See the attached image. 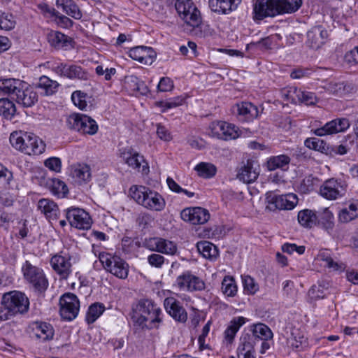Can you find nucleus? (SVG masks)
<instances>
[{
  "label": "nucleus",
  "mask_w": 358,
  "mask_h": 358,
  "mask_svg": "<svg viewBox=\"0 0 358 358\" xmlns=\"http://www.w3.org/2000/svg\"><path fill=\"white\" fill-rule=\"evenodd\" d=\"M259 172V163L252 159H248L239 169L237 178L245 183H252L257 179Z\"/></svg>",
  "instance_id": "dca6fc26"
},
{
  "label": "nucleus",
  "mask_w": 358,
  "mask_h": 358,
  "mask_svg": "<svg viewBox=\"0 0 358 358\" xmlns=\"http://www.w3.org/2000/svg\"><path fill=\"white\" fill-rule=\"evenodd\" d=\"M66 77L70 79L87 80L89 78L88 73L78 65H68Z\"/></svg>",
  "instance_id": "09e8293b"
},
{
  "label": "nucleus",
  "mask_w": 358,
  "mask_h": 358,
  "mask_svg": "<svg viewBox=\"0 0 358 358\" xmlns=\"http://www.w3.org/2000/svg\"><path fill=\"white\" fill-rule=\"evenodd\" d=\"M162 310L152 300L143 299L132 308L131 320L138 328L152 329L162 322Z\"/></svg>",
  "instance_id": "f257e3e1"
},
{
  "label": "nucleus",
  "mask_w": 358,
  "mask_h": 358,
  "mask_svg": "<svg viewBox=\"0 0 358 358\" xmlns=\"http://www.w3.org/2000/svg\"><path fill=\"white\" fill-rule=\"evenodd\" d=\"M290 162V158L287 155H280L270 157L267 161V167L269 171H273L277 169H282Z\"/></svg>",
  "instance_id": "de8ad7c7"
},
{
  "label": "nucleus",
  "mask_w": 358,
  "mask_h": 358,
  "mask_svg": "<svg viewBox=\"0 0 358 358\" xmlns=\"http://www.w3.org/2000/svg\"><path fill=\"white\" fill-rule=\"evenodd\" d=\"M317 183V178L309 175L301 180L298 187V189L302 194H308L314 190Z\"/></svg>",
  "instance_id": "603ef678"
},
{
  "label": "nucleus",
  "mask_w": 358,
  "mask_h": 358,
  "mask_svg": "<svg viewBox=\"0 0 358 358\" xmlns=\"http://www.w3.org/2000/svg\"><path fill=\"white\" fill-rule=\"evenodd\" d=\"M45 166L48 168L50 170L53 171L55 172H60L62 169V162L61 159L58 157H52L47 159L44 162Z\"/></svg>",
  "instance_id": "774afa93"
},
{
  "label": "nucleus",
  "mask_w": 358,
  "mask_h": 358,
  "mask_svg": "<svg viewBox=\"0 0 358 358\" xmlns=\"http://www.w3.org/2000/svg\"><path fill=\"white\" fill-rule=\"evenodd\" d=\"M237 285L233 277L227 275L222 282V291L228 297H234L237 293Z\"/></svg>",
  "instance_id": "8fccbe9b"
},
{
  "label": "nucleus",
  "mask_w": 358,
  "mask_h": 358,
  "mask_svg": "<svg viewBox=\"0 0 358 358\" xmlns=\"http://www.w3.org/2000/svg\"><path fill=\"white\" fill-rule=\"evenodd\" d=\"M22 82L23 80L15 78L0 79V94L8 95L13 99Z\"/></svg>",
  "instance_id": "c85d7f7f"
},
{
  "label": "nucleus",
  "mask_w": 358,
  "mask_h": 358,
  "mask_svg": "<svg viewBox=\"0 0 358 358\" xmlns=\"http://www.w3.org/2000/svg\"><path fill=\"white\" fill-rule=\"evenodd\" d=\"M328 36L327 31L322 26H316L307 32L306 44L313 49L320 48Z\"/></svg>",
  "instance_id": "b1692460"
},
{
  "label": "nucleus",
  "mask_w": 358,
  "mask_h": 358,
  "mask_svg": "<svg viewBox=\"0 0 358 358\" xmlns=\"http://www.w3.org/2000/svg\"><path fill=\"white\" fill-rule=\"evenodd\" d=\"M289 343L291 348L296 351L303 350L308 345L307 338L298 331L292 334V337L289 339Z\"/></svg>",
  "instance_id": "49530a36"
},
{
  "label": "nucleus",
  "mask_w": 358,
  "mask_h": 358,
  "mask_svg": "<svg viewBox=\"0 0 358 358\" xmlns=\"http://www.w3.org/2000/svg\"><path fill=\"white\" fill-rule=\"evenodd\" d=\"M45 186L59 198H64L69 193V189L65 182L58 178H47L45 180Z\"/></svg>",
  "instance_id": "72a5a7b5"
},
{
  "label": "nucleus",
  "mask_w": 358,
  "mask_h": 358,
  "mask_svg": "<svg viewBox=\"0 0 358 358\" xmlns=\"http://www.w3.org/2000/svg\"><path fill=\"white\" fill-rule=\"evenodd\" d=\"M105 306L101 303H94L90 306L86 313V321L88 324L94 323L104 312Z\"/></svg>",
  "instance_id": "79ce46f5"
},
{
  "label": "nucleus",
  "mask_w": 358,
  "mask_h": 358,
  "mask_svg": "<svg viewBox=\"0 0 358 358\" xmlns=\"http://www.w3.org/2000/svg\"><path fill=\"white\" fill-rule=\"evenodd\" d=\"M81 124V129L79 131L83 134L94 135L98 131V125L95 120L90 117L83 115Z\"/></svg>",
  "instance_id": "864d4df0"
},
{
  "label": "nucleus",
  "mask_w": 358,
  "mask_h": 358,
  "mask_svg": "<svg viewBox=\"0 0 358 358\" xmlns=\"http://www.w3.org/2000/svg\"><path fill=\"white\" fill-rule=\"evenodd\" d=\"M127 79V83L131 90L138 92L142 95H145L148 93L149 90L148 86L138 77L130 76Z\"/></svg>",
  "instance_id": "ea45409f"
},
{
  "label": "nucleus",
  "mask_w": 358,
  "mask_h": 358,
  "mask_svg": "<svg viewBox=\"0 0 358 358\" xmlns=\"http://www.w3.org/2000/svg\"><path fill=\"white\" fill-rule=\"evenodd\" d=\"M80 301L78 296L71 292L64 294L59 299V314L63 320L71 321L79 312Z\"/></svg>",
  "instance_id": "6e6552de"
},
{
  "label": "nucleus",
  "mask_w": 358,
  "mask_h": 358,
  "mask_svg": "<svg viewBox=\"0 0 358 358\" xmlns=\"http://www.w3.org/2000/svg\"><path fill=\"white\" fill-rule=\"evenodd\" d=\"M59 84L56 81L51 80L48 76H42L40 77L36 87L39 90L41 95L43 96H51L55 94Z\"/></svg>",
  "instance_id": "473e14b6"
},
{
  "label": "nucleus",
  "mask_w": 358,
  "mask_h": 358,
  "mask_svg": "<svg viewBox=\"0 0 358 358\" xmlns=\"http://www.w3.org/2000/svg\"><path fill=\"white\" fill-rule=\"evenodd\" d=\"M181 219L192 224H203L210 218L208 210L201 207L187 208L180 213Z\"/></svg>",
  "instance_id": "2eb2a0df"
},
{
  "label": "nucleus",
  "mask_w": 358,
  "mask_h": 358,
  "mask_svg": "<svg viewBox=\"0 0 358 358\" xmlns=\"http://www.w3.org/2000/svg\"><path fill=\"white\" fill-rule=\"evenodd\" d=\"M242 280L244 290L248 294L253 295L259 290V285L253 278L250 275H244L242 277Z\"/></svg>",
  "instance_id": "e2e57ef3"
},
{
  "label": "nucleus",
  "mask_w": 358,
  "mask_h": 358,
  "mask_svg": "<svg viewBox=\"0 0 358 358\" xmlns=\"http://www.w3.org/2000/svg\"><path fill=\"white\" fill-rule=\"evenodd\" d=\"M256 337V342L261 340H268L273 338V333L270 328L264 324L259 323L254 326L252 335Z\"/></svg>",
  "instance_id": "a19ab883"
},
{
  "label": "nucleus",
  "mask_w": 358,
  "mask_h": 358,
  "mask_svg": "<svg viewBox=\"0 0 358 358\" xmlns=\"http://www.w3.org/2000/svg\"><path fill=\"white\" fill-rule=\"evenodd\" d=\"M176 9L185 22L192 27H198L201 23L200 11L191 0H177Z\"/></svg>",
  "instance_id": "0eeeda50"
},
{
  "label": "nucleus",
  "mask_w": 358,
  "mask_h": 358,
  "mask_svg": "<svg viewBox=\"0 0 358 358\" xmlns=\"http://www.w3.org/2000/svg\"><path fill=\"white\" fill-rule=\"evenodd\" d=\"M210 135L225 141L235 139L239 136L238 128L226 122H213L210 126Z\"/></svg>",
  "instance_id": "f8f14e48"
},
{
  "label": "nucleus",
  "mask_w": 358,
  "mask_h": 358,
  "mask_svg": "<svg viewBox=\"0 0 358 358\" xmlns=\"http://www.w3.org/2000/svg\"><path fill=\"white\" fill-rule=\"evenodd\" d=\"M119 152L120 157L123 159L129 166L141 172L143 174L148 173L149 166L143 155L131 149H120Z\"/></svg>",
  "instance_id": "ddd939ff"
},
{
  "label": "nucleus",
  "mask_w": 358,
  "mask_h": 358,
  "mask_svg": "<svg viewBox=\"0 0 358 358\" xmlns=\"http://www.w3.org/2000/svg\"><path fill=\"white\" fill-rule=\"evenodd\" d=\"M256 343V337L251 336L249 334L242 336L237 348L238 358H241L242 355H255V345Z\"/></svg>",
  "instance_id": "7c9ffc66"
},
{
  "label": "nucleus",
  "mask_w": 358,
  "mask_h": 358,
  "mask_svg": "<svg viewBox=\"0 0 358 358\" xmlns=\"http://www.w3.org/2000/svg\"><path fill=\"white\" fill-rule=\"evenodd\" d=\"M347 185L341 179L329 178L320 186V195L328 200H336L343 196Z\"/></svg>",
  "instance_id": "9d476101"
},
{
  "label": "nucleus",
  "mask_w": 358,
  "mask_h": 358,
  "mask_svg": "<svg viewBox=\"0 0 358 358\" xmlns=\"http://www.w3.org/2000/svg\"><path fill=\"white\" fill-rule=\"evenodd\" d=\"M317 216L309 209H304L298 213V221L301 225L307 227H313L317 222Z\"/></svg>",
  "instance_id": "4c0bfd02"
},
{
  "label": "nucleus",
  "mask_w": 358,
  "mask_h": 358,
  "mask_svg": "<svg viewBox=\"0 0 358 358\" xmlns=\"http://www.w3.org/2000/svg\"><path fill=\"white\" fill-rule=\"evenodd\" d=\"M71 176L79 184L89 182L91 179V169L87 164H77L71 167Z\"/></svg>",
  "instance_id": "cd10ccee"
},
{
  "label": "nucleus",
  "mask_w": 358,
  "mask_h": 358,
  "mask_svg": "<svg viewBox=\"0 0 358 358\" xmlns=\"http://www.w3.org/2000/svg\"><path fill=\"white\" fill-rule=\"evenodd\" d=\"M29 308L28 297L20 291H11L3 294L0 306V320H8L18 315L27 313Z\"/></svg>",
  "instance_id": "f03ea898"
},
{
  "label": "nucleus",
  "mask_w": 358,
  "mask_h": 358,
  "mask_svg": "<svg viewBox=\"0 0 358 358\" xmlns=\"http://www.w3.org/2000/svg\"><path fill=\"white\" fill-rule=\"evenodd\" d=\"M358 217V203H350L348 208L342 209L338 214L341 222H348Z\"/></svg>",
  "instance_id": "37998d69"
},
{
  "label": "nucleus",
  "mask_w": 358,
  "mask_h": 358,
  "mask_svg": "<svg viewBox=\"0 0 358 358\" xmlns=\"http://www.w3.org/2000/svg\"><path fill=\"white\" fill-rule=\"evenodd\" d=\"M9 140L13 148L26 155H40L45 149V144L33 133L16 131L11 133Z\"/></svg>",
  "instance_id": "7ed1b4c3"
},
{
  "label": "nucleus",
  "mask_w": 358,
  "mask_h": 358,
  "mask_svg": "<svg viewBox=\"0 0 358 358\" xmlns=\"http://www.w3.org/2000/svg\"><path fill=\"white\" fill-rule=\"evenodd\" d=\"M16 113L15 103L8 99H0V115L11 120Z\"/></svg>",
  "instance_id": "a18cd8bd"
},
{
  "label": "nucleus",
  "mask_w": 358,
  "mask_h": 358,
  "mask_svg": "<svg viewBox=\"0 0 358 358\" xmlns=\"http://www.w3.org/2000/svg\"><path fill=\"white\" fill-rule=\"evenodd\" d=\"M344 61L350 66L358 65V46L355 47L345 54Z\"/></svg>",
  "instance_id": "338daca9"
},
{
  "label": "nucleus",
  "mask_w": 358,
  "mask_h": 358,
  "mask_svg": "<svg viewBox=\"0 0 358 358\" xmlns=\"http://www.w3.org/2000/svg\"><path fill=\"white\" fill-rule=\"evenodd\" d=\"M317 220L324 230L330 235L333 234L335 227L334 216L328 208H323L321 212H319Z\"/></svg>",
  "instance_id": "c756f323"
},
{
  "label": "nucleus",
  "mask_w": 358,
  "mask_h": 358,
  "mask_svg": "<svg viewBox=\"0 0 358 358\" xmlns=\"http://www.w3.org/2000/svg\"><path fill=\"white\" fill-rule=\"evenodd\" d=\"M146 247L152 251L173 255L177 252V246L173 241L155 237L150 238L145 243Z\"/></svg>",
  "instance_id": "6ab92c4d"
},
{
  "label": "nucleus",
  "mask_w": 358,
  "mask_h": 358,
  "mask_svg": "<svg viewBox=\"0 0 358 358\" xmlns=\"http://www.w3.org/2000/svg\"><path fill=\"white\" fill-rule=\"evenodd\" d=\"M166 312L177 322L185 323L187 320V313L174 297H167L164 301Z\"/></svg>",
  "instance_id": "412c9836"
},
{
  "label": "nucleus",
  "mask_w": 358,
  "mask_h": 358,
  "mask_svg": "<svg viewBox=\"0 0 358 358\" xmlns=\"http://www.w3.org/2000/svg\"><path fill=\"white\" fill-rule=\"evenodd\" d=\"M196 248L199 253L206 259H212L218 256L219 252L217 247L209 241H199L196 244Z\"/></svg>",
  "instance_id": "e433bc0d"
},
{
  "label": "nucleus",
  "mask_w": 358,
  "mask_h": 358,
  "mask_svg": "<svg viewBox=\"0 0 358 358\" xmlns=\"http://www.w3.org/2000/svg\"><path fill=\"white\" fill-rule=\"evenodd\" d=\"M66 218L72 227L78 229H88L91 227L92 221L89 213L85 210L71 207L65 210Z\"/></svg>",
  "instance_id": "9b49d317"
},
{
  "label": "nucleus",
  "mask_w": 358,
  "mask_h": 358,
  "mask_svg": "<svg viewBox=\"0 0 358 358\" xmlns=\"http://www.w3.org/2000/svg\"><path fill=\"white\" fill-rule=\"evenodd\" d=\"M48 41L52 46L57 49H68L72 47L73 40L71 37L60 31H51L48 36Z\"/></svg>",
  "instance_id": "bb28decb"
},
{
  "label": "nucleus",
  "mask_w": 358,
  "mask_h": 358,
  "mask_svg": "<svg viewBox=\"0 0 358 358\" xmlns=\"http://www.w3.org/2000/svg\"><path fill=\"white\" fill-rule=\"evenodd\" d=\"M318 259L325 262L324 266L329 268H332L334 271H338L342 268V266L337 262H335L330 256L329 250H322L318 255Z\"/></svg>",
  "instance_id": "052dcab7"
},
{
  "label": "nucleus",
  "mask_w": 358,
  "mask_h": 358,
  "mask_svg": "<svg viewBox=\"0 0 358 358\" xmlns=\"http://www.w3.org/2000/svg\"><path fill=\"white\" fill-rule=\"evenodd\" d=\"M22 271L24 279L31 285L35 291L42 293L47 289L48 280L42 268L26 261L22 266Z\"/></svg>",
  "instance_id": "423d86ee"
},
{
  "label": "nucleus",
  "mask_w": 358,
  "mask_h": 358,
  "mask_svg": "<svg viewBox=\"0 0 358 358\" xmlns=\"http://www.w3.org/2000/svg\"><path fill=\"white\" fill-rule=\"evenodd\" d=\"M236 117L241 122H251L258 116V108L250 102H241L234 107Z\"/></svg>",
  "instance_id": "4be33fe9"
},
{
  "label": "nucleus",
  "mask_w": 358,
  "mask_h": 358,
  "mask_svg": "<svg viewBox=\"0 0 358 358\" xmlns=\"http://www.w3.org/2000/svg\"><path fill=\"white\" fill-rule=\"evenodd\" d=\"M266 209L269 211L281 210L282 206L280 203V195L273 192H268L266 194Z\"/></svg>",
  "instance_id": "3c124183"
},
{
  "label": "nucleus",
  "mask_w": 358,
  "mask_h": 358,
  "mask_svg": "<svg viewBox=\"0 0 358 358\" xmlns=\"http://www.w3.org/2000/svg\"><path fill=\"white\" fill-rule=\"evenodd\" d=\"M280 198L282 210H292L298 203V197L293 193L280 195Z\"/></svg>",
  "instance_id": "13d9d810"
},
{
  "label": "nucleus",
  "mask_w": 358,
  "mask_h": 358,
  "mask_svg": "<svg viewBox=\"0 0 358 358\" xmlns=\"http://www.w3.org/2000/svg\"><path fill=\"white\" fill-rule=\"evenodd\" d=\"M318 101L315 93L300 90L299 100L298 103H304L306 106H314Z\"/></svg>",
  "instance_id": "0e129e2a"
},
{
  "label": "nucleus",
  "mask_w": 358,
  "mask_h": 358,
  "mask_svg": "<svg viewBox=\"0 0 358 358\" xmlns=\"http://www.w3.org/2000/svg\"><path fill=\"white\" fill-rule=\"evenodd\" d=\"M185 99L182 96H176L166 101H161L156 102V106L162 108V112H165L167 109L173 108L182 105Z\"/></svg>",
  "instance_id": "bf43d9fd"
},
{
  "label": "nucleus",
  "mask_w": 358,
  "mask_h": 358,
  "mask_svg": "<svg viewBox=\"0 0 358 358\" xmlns=\"http://www.w3.org/2000/svg\"><path fill=\"white\" fill-rule=\"evenodd\" d=\"M83 114H71L66 118V125L69 129L77 131L81 129V124H83Z\"/></svg>",
  "instance_id": "680f3d73"
},
{
  "label": "nucleus",
  "mask_w": 358,
  "mask_h": 358,
  "mask_svg": "<svg viewBox=\"0 0 358 358\" xmlns=\"http://www.w3.org/2000/svg\"><path fill=\"white\" fill-rule=\"evenodd\" d=\"M194 169L197 171L199 176L205 178H212L215 175L217 171L213 164L206 162L199 163L195 166Z\"/></svg>",
  "instance_id": "5fc2aeb1"
},
{
  "label": "nucleus",
  "mask_w": 358,
  "mask_h": 358,
  "mask_svg": "<svg viewBox=\"0 0 358 358\" xmlns=\"http://www.w3.org/2000/svg\"><path fill=\"white\" fill-rule=\"evenodd\" d=\"M305 145L309 149L319 151L322 153L327 152L328 145L322 140L317 138H309L304 142Z\"/></svg>",
  "instance_id": "6e6d98bb"
},
{
  "label": "nucleus",
  "mask_w": 358,
  "mask_h": 358,
  "mask_svg": "<svg viewBox=\"0 0 358 358\" xmlns=\"http://www.w3.org/2000/svg\"><path fill=\"white\" fill-rule=\"evenodd\" d=\"M13 99L24 107H31L37 102L38 94L28 83L23 81Z\"/></svg>",
  "instance_id": "f3484780"
},
{
  "label": "nucleus",
  "mask_w": 358,
  "mask_h": 358,
  "mask_svg": "<svg viewBox=\"0 0 358 358\" xmlns=\"http://www.w3.org/2000/svg\"><path fill=\"white\" fill-rule=\"evenodd\" d=\"M300 90L294 86L287 87L280 90V95L283 101L296 104L299 100Z\"/></svg>",
  "instance_id": "c03bdc74"
},
{
  "label": "nucleus",
  "mask_w": 358,
  "mask_h": 358,
  "mask_svg": "<svg viewBox=\"0 0 358 358\" xmlns=\"http://www.w3.org/2000/svg\"><path fill=\"white\" fill-rule=\"evenodd\" d=\"M129 56L141 64H151L156 57V53L152 48L138 46L129 50Z\"/></svg>",
  "instance_id": "5701e85b"
},
{
  "label": "nucleus",
  "mask_w": 358,
  "mask_h": 358,
  "mask_svg": "<svg viewBox=\"0 0 358 358\" xmlns=\"http://www.w3.org/2000/svg\"><path fill=\"white\" fill-rule=\"evenodd\" d=\"M241 0H209V7L215 13L226 14L236 9Z\"/></svg>",
  "instance_id": "a878e982"
},
{
  "label": "nucleus",
  "mask_w": 358,
  "mask_h": 358,
  "mask_svg": "<svg viewBox=\"0 0 358 358\" xmlns=\"http://www.w3.org/2000/svg\"><path fill=\"white\" fill-rule=\"evenodd\" d=\"M16 24L15 18L13 14L0 10V29L9 31Z\"/></svg>",
  "instance_id": "4d7b16f0"
},
{
  "label": "nucleus",
  "mask_w": 358,
  "mask_h": 358,
  "mask_svg": "<svg viewBox=\"0 0 358 358\" xmlns=\"http://www.w3.org/2000/svg\"><path fill=\"white\" fill-rule=\"evenodd\" d=\"M86 98L87 94L79 90L75 91L71 95L73 103L80 110H85L87 107Z\"/></svg>",
  "instance_id": "69168bd1"
},
{
  "label": "nucleus",
  "mask_w": 358,
  "mask_h": 358,
  "mask_svg": "<svg viewBox=\"0 0 358 358\" xmlns=\"http://www.w3.org/2000/svg\"><path fill=\"white\" fill-rule=\"evenodd\" d=\"M253 14L255 20H262L268 17L278 15L275 0H257L254 4Z\"/></svg>",
  "instance_id": "4468645a"
},
{
  "label": "nucleus",
  "mask_w": 358,
  "mask_h": 358,
  "mask_svg": "<svg viewBox=\"0 0 358 358\" xmlns=\"http://www.w3.org/2000/svg\"><path fill=\"white\" fill-rule=\"evenodd\" d=\"M38 208L49 220H55L59 214L57 205L48 199H41L38 202Z\"/></svg>",
  "instance_id": "2f4dec72"
},
{
  "label": "nucleus",
  "mask_w": 358,
  "mask_h": 358,
  "mask_svg": "<svg viewBox=\"0 0 358 358\" xmlns=\"http://www.w3.org/2000/svg\"><path fill=\"white\" fill-rule=\"evenodd\" d=\"M52 269L62 279H66L71 273L72 264L69 255H55L50 259Z\"/></svg>",
  "instance_id": "aec40b11"
},
{
  "label": "nucleus",
  "mask_w": 358,
  "mask_h": 358,
  "mask_svg": "<svg viewBox=\"0 0 358 358\" xmlns=\"http://www.w3.org/2000/svg\"><path fill=\"white\" fill-rule=\"evenodd\" d=\"M129 194L138 204L150 210L162 211L166 206L162 196L145 186L132 185Z\"/></svg>",
  "instance_id": "20e7f679"
},
{
  "label": "nucleus",
  "mask_w": 358,
  "mask_h": 358,
  "mask_svg": "<svg viewBox=\"0 0 358 358\" xmlns=\"http://www.w3.org/2000/svg\"><path fill=\"white\" fill-rule=\"evenodd\" d=\"M56 4L57 7L62 8L68 15L76 20H80L82 17L80 9L72 0H57Z\"/></svg>",
  "instance_id": "c9c22d12"
},
{
  "label": "nucleus",
  "mask_w": 358,
  "mask_h": 358,
  "mask_svg": "<svg viewBox=\"0 0 358 358\" xmlns=\"http://www.w3.org/2000/svg\"><path fill=\"white\" fill-rule=\"evenodd\" d=\"M34 336L43 341H47L53 338L55 331L52 326L47 322L36 321L30 326Z\"/></svg>",
  "instance_id": "393cba45"
},
{
  "label": "nucleus",
  "mask_w": 358,
  "mask_h": 358,
  "mask_svg": "<svg viewBox=\"0 0 358 358\" xmlns=\"http://www.w3.org/2000/svg\"><path fill=\"white\" fill-rule=\"evenodd\" d=\"M245 322V318L243 317H234L224 331L225 338L229 342H231L234 338L240 327Z\"/></svg>",
  "instance_id": "58836bf2"
},
{
  "label": "nucleus",
  "mask_w": 358,
  "mask_h": 358,
  "mask_svg": "<svg viewBox=\"0 0 358 358\" xmlns=\"http://www.w3.org/2000/svg\"><path fill=\"white\" fill-rule=\"evenodd\" d=\"M99 259L107 272L120 279L128 277L129 264L120 256L102 252L99 254Z\"/></svg>",
  "instance_id": "39448f33"
},
{
  "label": "nucleus",
  "mask_w": 358,
  "mask_h": 358,
  "mask_svg": "<svg viewBox=\"0 0 358 358\" xmlns=\"http://www.w3.org/2000/svg\"><path fill=\"white\" fill-rule=\"evenodd\" d=\"M278 14L292 13L301 6L302 0H275Z\"/></svg>",
  "instance_id": "f704fd0d"
},
{
  "label": "nucleus",
  "mask_w": 358,
  "mask_h": 358,
  "mask_svg": "<svg viewBox=\"0 0 358 358\" xmlns=\"http://www.w3.org/2000/svg\"><path fill=\"white\" fill-rule=\"evenodd\" d=\"M347 118H338L326 123L322 127L316 129L314 134L317 136L334 134L345 131L350 127Z\"/></svg>",
  "instance_id": "a211bd4d"
},
{
  "label": "nucleus",
  "mask_w": 358,
  "mask_h": 358,
  "mask_svg": "<svg viewBox=\"0 0 358 358\" xmlns=\"http://www.w3.org/2000/svg\"><path fill=\"white\" fill-rule=\"evenodd\" d=\"M174 286L180 291L189 292L202 291L206 287L204 281L189 271H185L179 275Z\"/></svg>",
  "instance_id": "1a4fd4ad"
}]
</instances>
